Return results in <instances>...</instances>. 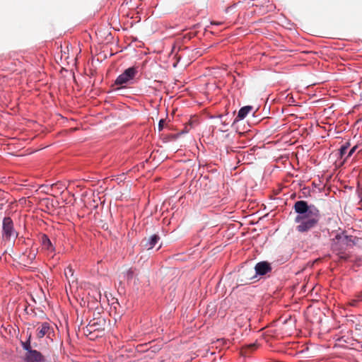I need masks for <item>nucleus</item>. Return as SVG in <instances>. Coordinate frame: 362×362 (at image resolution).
Masks as SVG:
<instances>
[{
    "instance_id": "nucleus-18",
    "label": "nucleus",
    "mask_w": 362,
    "mask_h": 362,
    "mask_svg": "<svg viewBox=\"0 0 362 362\" xmlns=\"http://www.w3.org/2000/svg\"><path fill=\"white\" fill-rule=\"evenodd\" d=\"M359 301L355 297L351 299L349 302V305L351 306H356Z\"/></svg>"
},
{
    "instance_id": "nucleus-4",
    "label": "nucleus",
    "mask_w": 362,
    "mask_h": 362,
    "mask_svg": "<svg viewBox=\"0 0 362 362\" xmlns=\"http://www.w3.org/2000/svg\"><path fill=\"white\" fill-rule=\"evenodd\" d=\"M18 234L14 230L13 221L10 217H5L3 220L2 236L3 238L9 240L16 238Z\"/></svg>"
},
{
    "instance_id": "nucleus-17",
    "label": "nucleus",
    "mask_w": 362,
    "mask_h": 362,
    "mask_svg": "<svg viewBox=\"0 0 362 362\" xmlns=\"http://www.w3.org/2000/svg\"><path fill=\"white\" fill-rule=\"evenodd\" d=\"M349 144H346V145H343L341 148H340V154H341V156L342 157L347 151L348 148H349Z\"/></svg>"
},
{
    "instance_id": "nucleus-12",
    "label": "nucleus",
    "mask_w": 362,
    "mask_h": 362,
    "mask_svg": "<svg viewBox=\"0 0 362 362\" xmlns=\"http://www.w3.org/2000/svg\"><path fill=\"white\" fill-rule=\"evenodd\" d=\"M105 324V320L104 319H99L98 322H90L88 325V327L90 331H95L98 329H103L102 327V325H104Z\"/></svg>"
},
{
    "instance_id": "nucleus-22",
    "label": "nucleus",
    "mask_w": 362,
    "mask_h": 362,
    "mask_svg": "<svg viewBox=\"0 0 362 362\" xmlns=\"http://www.w3.org/2000/svg\"><path fill=\"white\" fill-rule=\"evenodd\" d=\"M221 23H222L221 22H216V21L211 22V24H212V25H221Z\"/></svg>"
},
{
    "instance_id": "nucleus-20",
    "label": "nucleus",
    "mask_w": 362,
    "mask_h": 362,
    "mask_svg": "<svg viewBox=\"0 0 362 362\" xmlns=\"http://www.w3.org/2000/svg\"><path fill=\"white\" fill-rule=\"evenodd\" d=\"M357 148H358V146H357V145L354 146V147H353V148L349 151V152L348 156H346V158L351 156V155H352V154L356 151V150L357 149Z\"/></svg>"
},
{
    "instance_id": "nucleus-16",
    "label": "nucleus",
    "mask_w": 362,
    "mask_h": 362,
    "mask_svg": "<svg viewBox=\"0 0 362 362\" xmlns=\"http://www.w3.org/2000/svg\"><path fill=\"white\" fill-rule=\"evenodd\" d=\"M136 270L135 268L131 267L129 268L126 273V277L127 281L132 280L136 274Z\"/></svg>"
},
{
    "instance_id": "nucleus-10",
    "label": "nucleus",
    "mask_w": 362,
    "mask_h": 362,
    "mask_svg": "<svg viewBox=\"0 0 362 362\" xmlns=\"http://www.w3.org/2000/svg\"><path fill=\"white\" fill-rule=\"evenodd\" d=\"M37 255V249L30 248L29 250H26L22 255V259L26 264H30L36 257Z\"/></svg>"
},
{
    "instance_id": "nucleus-14",
    "label": "nucleus",
    "mask_w": 362,
    "mask_h": 362,
    "mask_svg": "<svg viewBox=\"0 0 362 362\" xmlns=\"http://www.w3.org/2000/svg\"><path fill=\"white\" fill-rule=\"evenodd\" d=\"M64 275L66 276V279L70 282L71 281L72 282L75 281V278L74 276V269L71 268V266L67 267L64 269Z\"/></svg>"
},
{
    "instance_id": "nucleus-21",
    "label": "nucleus",
    "mask_w": 362,
    "mask_h": 362,
    "mask_svg": "<svg viewBox=\"0 0 362 362\" xmlns=\"http://www.w3.org/2000/svg\"><path fill=\"white\" fill-rule=\"evenodd\" d=\"M354 297H355L356 298H357V300H358L359 302H360V301H362V291H360V292H358V293H357L354 296Z\"/></svg>"
},
{
    "instance_id": "nucleus-19",
    "label": "nucleus",
    "mask_w": 362,
    "mask_h": 362,
    "mask_svg": "<svg viewBox=\"0 0 362 362\" xmlns=\"http://www.w3.org/2000/svg\"><path fill=\"white\" fill-rule=\"evenodd\" d=\"M165 122V121L163 119H161L159 121V123H158V130L159 131H161L163 129Z\"/></svg>"
},
{
    "instance_id": "nucleus-3",
    "label": "nucleus",
    "mask_w": 362,
    "mask_h": 362,
    "mask_svg": "<svg viewBox=\"0 0 362 362\" xmlns=\"http://www.w3.org/2000/svg\"><path fill=\"white\" fill-rule=\"evenodd\" d=\"M138 73L136 67L132 66L127 69L122 74H120L115 81V84L125 87L127 84L131 83Z\"/></svg>"
},
{
    "instance_id": "nucleus-6",
    "label": "nucleus",
    "mask_w": 362,
    "mask_h": 362,
    "mask_svg": "<svg viewBox=\"0 0 362 362\" xmlns=\"http://www.w3.org/2000/svg\"><path fill=\"white\" fill-rule=\"evenodd\" d=\"M25 362H46L44 356L35 349L25 353Z\"/></svg>"
},
{
    "instance_id": "nucleus-9",
    "label": "nucleus",
    "mask_w": 362,
    "mask_h": 362,
    "mask_svg": "<svg viewBox=\"0 0 362 362\" xmlns=\"http://www.w3.org/2000/svg\"><path fill=\"white\" fill-rule=\"evenodd\" d=\"M256 274L252 269H243L240 274V281L243 282L245 284L249 283V281L255 277Z\"/></svg>"
},
{
    "instance_id": "nucleus-5",
    "label": "nucleus",
    "mask_w": 362,
    "mask_h": 362,
    "mask_svg": "<svg viewBox=\"0 0 362 362\" xmlns=\"http://www.w3.org/2000/svg\"><path fill=\"white\" fill-rule=\"evenodd\" d=\"M39 327L37 328V337L41 339L45 336L48 337L53 332V328L49 322H45L39 323Z\"/></svg>"
},
{
    "instance_id": "nucleus-15",
    "label": "nucleus",
    "mask_w": 362,
    "mask_h": 362,
    "mask_svg": "<svg viewBox=\"0 0 362 362\" xmlns=\"http://www.w3.org/2000/svg\"><path fill=\"white\" fill-rule=\"evenodd\" d=\"M31 333H30L28 340L26 341H21L22 347L24 350L26 351V352H29L30 351L33 350L30 345V341H31Z\"/></svg>"
},
{
    "instance_id": "nucleus-1",
    "label": "nucleus",
    "mask_w": 362,
    "mask_h": 362,
    "mask_svg": "<svg viewBox=\"0 0 362 362\" xmlns=\"http://www.w3.org/2000/svg\"><path fill=\"white\" fill-rule=\"evenodd\" d=\"M293 209L297 214L295 218L296 230L299 233H306L315 228L319 223L321 215L319 209L313 204L308 205L305 201H297Z\"/></svg>"
},
{
    "instance_id": "nucleus-7",
    "label": "nucleus",
    "mask_w": 362,
    "mask_h": 362,
    "mask_svg": "<svg viewBox=\"0 0 362 362\" xmlns=\"http://www.w3.org/2000/svg\"><path fill=\"white\" fill-rule=\"evenodd\" d=\"M159 240L160 236L157 234H153L149 238H144L141 242V245L144 249L149 250L153 248Z\"/></svg>"
},
{
    "instance_id": "nucleus-8",
    "label": "nucleus",
    "mask_w": 362,
    "mask_h": 362,
    "mask_svg": "<svg viewBox=\"0 0 362 362\" xmlns=\"http://www.w3.org/2000/svg\"><path fill=\"white\" fill-rule=\"evenodd\" d=\"M272 270L270 264L267 262H260L255 267V274L264 275Z\"/></svg>"
},
{
    "instance_id": "nucleus-13",
    "label": "nucleus",
    "mask_w": 362,
    "mask_h": 362,
    "mask_svg": "<svg viewBox=\"0 0 362 362\" xmlns=\"http://www.w3.org/2000/svg\"><path fill=\"white\" fill-rule=\"evenodd\" d=\"M252 110V107L249 105L240 108L238 111V117L240 119H244Z\"/></svg>"
},
{
    "instance_id": "nucleus-23",
    "label": "nucleus",
    "mask_w": 362,
    "mask_h": 362,
    "mask_svg": "<svg viewBox=\"0 0 362 362\" xmlns=\"http://www.w3.org/2000/svg\"><path fill=\"white\" fill-rule=\"evenodd\" d=\"M249 347L251 348V349H255L256 347V344H251L249 345Z\"/></svg>"
},
{
    "instance_id": "nucleus-11",
    "label": "nucleus",
    "mask_w": 362,
    "mask_h": 362,
    "mask_svg": "<svg viewBox=\"0 0 362 362\" xmlns=\"http://www.w3.org/2000/svg\"><path fill=\"white\" fill-rule=\"evenodd\" d=\"M40 242L44 249L52 252L54 250V247L47 235L42 234L41 235Z\"/></svg>"
},
{
    "instance_id": "nucleus-24",
    "label": "nucleus",
    "mask_w": 362,
    "mask_h": 362,
    "mask_svg": "<svg viewBox=\"0 0 362 362\" xmlns=\"http://www.w3.org/2000/svg\"><path fill=\"white\" fill-rule=\"evenodd\" d=\"M57 184H52V187L56 186Z\"/></svg>"
},
{
    "instance_id": "nucleus-2",
    "label": "nucleus",
    "mask_w": 362,
    "mask_h": 362,
    "mask_svg": "<svg viewBox=\"0 0 362 362\" xmlns=\"http://www.w3.org/2000/svg\"><path fill=\"white\" fill-rule=\"evenodd\" d=\"M355 245V242L352 236L346 235H337L336 236L334 243L333 244V249L337 252L340 259H346L348 255L344 252L349 247H352Z\"/></svg>"
}]
</instances>
